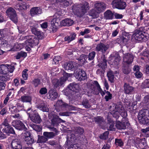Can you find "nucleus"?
<instances>
[{"label": "nucleus", "mask_w": 149, "mask_h": 149, "mask_svg": "<svg viewBox=\"0 0 149 149\" xmlns=\"http://www.w3.org/2000/svg\"><path fill=\"white\" fill-rule=\"evenodd\" d=\"M94 120L95 122L99 124L102 123L104 121L103 118L101 116H98L95 118Z\"/></svg>", "instance_id": "09e8293b"}, {"label": "nucleus", "mask_w": 149, "mask_h": 149, "mask_svg": "<svg viewBox=\"0 0 149 149\" xmlns=\"http://www.w3.org/2000/svg\"><path fill=\"white\" fill-rule=\"evenodd\" d=\"M9 126L7 120L6 119L4 120V122L0 125V130L2 129H3L5 128H7V127Z\"/></svg>", "instance_id": "ea45409f"}, {"label": "nucleus", "mask_w": 149, "mask_h": 149, "mask_svg": "<svg viewBox=\"0 0 149 149\" xmlns=\"http://www.w3.org/2000/svg\"><path fill=\"white\" fill-rule=\"evenodd\" d=\"M21 101L24 102H31V98L30 96H22L21 97Z\"/></svg>", "instance_id": "58836bf2"}, {"label": "nucleus", "mask_w": 149, "mask_h": 149, "mask_svg": "<svg viewBox=\"0 0 149 149\" xmlns=\"http://www.w3.org/2000/svg\"><path fill=\"white\" fill-rule=\"evenodd\" d=\"M93 84L94 85H95V86L96 87H95L93 89V91H92V92H93V93L98 94V93H96L95 92V90H96L95 88H96L98 91V92L100 93L102 96H103L105 95V93L102 90V89L100 87V86L99 84H98L97 81H94L93 83Z\"/></svg>", "instance_id": "5701e85b"}, {"label": "nucleus", "mask_w": 149, "mask_h": 149, "mask_svg": "<svg viewBox=\"0 0 149 149\" xmlns=\"http://www.w3.org/2000/svg\"><path fill=\"white\" fill-rule=\"evenodd\" d=\"M2 131L3 132L7 134L10 133L13 134H15V133L13 129L10 126L7 127V128H5L4 129H2Z\"/></svg>", "instance_id": "473e14b6"}, {"label": "nucleus", "mask_w": 149, "mask_h": 149, "mask_svg": "<svg viewBox=\"0 0 149 149\" xmlns=\"http://www.w3.org/2000/svg\"><path fill=\"white\" fill-rule=\"evenodd\" d=\"M82 104L86 108H89L91 107V105L89 103L88 101L86 99H84L83 100Z\"/></svg>", "instance_id": "5fc2aeb1"}, {"label": "nucleus", "mask_w": 149, "mask_h": 149, "mask_svg": "<svg viewBox=\"0 0 149 149\" xmlns=\"http://www.w3.org/2000/svg\"><path fill=\"white\" fill-rule=\"evenodd\" d=\"M28 28V26L27 24L22 25L18 28L19 31V33H22L25 31Z\"/></svg>", "instance_id": "c03bdc74"}, {"label": "nucleus", "mask_w": 149, "mask_h": 149, "mask_svg": "<svg viewBox=\"0 0 149 149\" xmlns=\"http://www.w3.org/2000/svg\"><path fill=\"white\" fill-rule=\"evenodd\" d=\"M13 126L16 129L21 130L25 129V127L24 124L20 120H14L12 123Z\"/></svg>", "instance_id": "a211bd4d"}, {"label": "nucleus", "mask_w": 149, "mask_h": 149, "mask_svg": "<svg viewBox=\"0 0 149 149\" xmlns=\"http://www.w3.org/2000/svg\"><path fill=\"white\" fill-rule=\"evenodd\" d=\"M104 18L107 19H112L113 17V14L110 10H107L104 13Z\"/></svg>", "instance_id": "72a5a7b5"}, {"label": "nucleus", "mask_w": 149, "mask_h": 149, "mask_svg": "<svg viewBox=\"0 0 149 149\" xmlns=\"http://www.w3.org/2000/svg\"><path fill=\"white\" fill-rule=\"evenodd\" d=\"M113 8H117L119 9H123L126 7V3L121 0H113L111 3Z\"/></svg>", "instance_id": "1a4fd4ad"}, {"label": "nucleus", "mask_w": 149, "mask_h": 149, "mask_svg": "<svg viewBox=\"0 0 149 149\" xmlns=\"http://www.w3.org/2000/svg\"><path fill=\"white\" fill-rule=\"evenodd\" d=\"M128 38H126L124 36H123L120 38V42L122 44H125L128 41Z\"/></svg>", "instance_id": "680f3d73"}, {"label": "nucleus", "mask_w": 149, "mask_h": 149, "mask_svg": "<svg viewBox=\"0 0 149 149\" xmlns=\"http://www.w3.org/2000/svg\"><path fill=\"white\" fill-rule=\"evenodd\" d=\"M123 89L125 93L129 94L134 91V88L129 84L125 83L123 86Z\"/></svg>", "instance_id": "b1692460"}, {"label": "nucleus", "mask_w": 149, "mask_h": 149, "mask_svg": "<svg viewBox=\"0 0 149 149\" xmlns=\"http://www.w3.org/2000/svg\"><path fill=\"white\" fill-rule=\"evenodd\" d=\"M25 141L28 144H31L33 143L34 139L31 136L26 139Z\"/></svg>", "instance_id": "6e6d98bb"}, {"label": "nucleus", "mask_w": 149, "mask_h": 149, "mask_svg": "<svg viewBox=\"0 0 149 149\" xmlns=\"http://www.w3.org/2000/svg\"><path fill=\"white\" fill-rule=\"evenodd\" d=\"M76 132L77 133H79L80 134H82L84 132V130L83 128L80 127H77L75 129Z\"/></svg>", "instance_id": "338daca9"}, {"label": "nucleus", "mask_w": 149, "mask_h": 149, "mask_svg": "<svg viewBox=\"0 0 149 149\" xmlns=\"http://www.w3.org/2000/svg\"><path fill=\"white\" fill-rule=\"evenodd\" d=\"M89 8V3L87 2H85L83 5L81 4L74 5L72 10L74 13L77 14L80 12H81L80 15V16L81 17L86 12Z\"/></svg>", "instance_id": "20e7f679"}, {"label": "nucleus", "mask_w": 149, "mask_h": 149, "mask_svg": "<svg viewBox=\"0 0 149 149\" xmlns=\"http://www.w3.org/2000/svg\"><path fill=\"white\" fill-rule=\"evenodd\" d=\"M116 110L118 111L119 112L120 114L123 117V121H127V119L125 118L127 116V112L124 110V108L122 105L120 104L116 105Z\"/></svg>", "instance_id": "f8f14e48"}, {"label": "nucleus", "mask_w": 149, "mask_h": 149, "mask_svg": "<svg viewBox=\"0 0 149 149\" xmlns=\"http://www.w3.org/2000/svg\"><path fill=\"white\" fill-rule=\"evenodd\" d=\"M123 58L124 62L127 64L131 63L133 61V56L130 53H127L124 54Z\"/></svg>", "instance_id": "6ab92c4d"}, {"label": "nucleus", "mask_w": 149, "mask_h": 149, "mask_svg": "<svg viewBox=\"0 0 149 149\" xmlns=\"http://www.w3.org/2000/svg\"><path fill=\"white\" fill-rule=\"evenodd\" d=\"M42 13V10L39 7H36L32 8L30 10V14L32 16L38 15Z\"/></svg>", "instance_id": "bb28decb"}, {"label": "nucleus", "mask_w": 149, "mask_h": 149, "mask_svg": "<svg viewBox=\"0 0 149 149\" xmlns=\"http://www.w3.org/2000/svg\"><path fill=\"white\" fill-rule=\"evenodd\" d=\"M100 13L98 12L94 9L90 10L89 12V15L93 19L97 18L99 17V14Z\"/></svg>", "instance_id": "2f4dec72"}, {"label": "nucleus", "mask_w": 149, "mask_h": 149, "mask_svg": "<svg viewBox=\"0 0 149 149\" xmlns=\"http://www.w3.org/2000/svg\"><path fill=\"white\" fill-rule=\"evenodd\" d=\"M102 60V61H101L98 65L102 69L105 68L107 67V60L104 57Z\"/></svg>", "instance_id": "a19ab883"}, {"label": "nucleus", "mask_w": 149, "mask_h": 149, "mask_svg": "<svg viewBox=\"0 0 149 149\" xmlns=\"http://www.w3.org/2000/svg\"><path fill=\"white\" fill-rule=\"evenodd\" d=\"M68 87L70 90L76 92H77L79 89V84L75 83L70 84L68 86Z\"/></svg>", "instance_id": "c756f323"}, {"label": "nucleus", "mask_w": 149, "mask_h": 149, "mask_svg": "<svg viewBox=\"0 0 149 149\" xmlns=\"http://www.w3.org/2000/svg\"><path fill=\"white\" fill-rule=\"evenodd\" d=\"M128 124L127 121H125L123 122H120V121H118L116 122V127L119 129H125L126 128V125H127Z\"/></svg>", "instance_id": "cd10ccee"}, {"label": "nucleus", "mask_w": 149, "mask_h": 149, "mask_svg": "<svg viewBox=\"0 0 149 149\" xmlns=\"http://www.w3.org/2000/svg\"><path fill=\"white\" fill-rule=\"evenodd\" d=\"M55 109L57 111H59L63 109V108H68L71 110H74V107L71 106H69L67 104L63 102L62 100H58L57 101L56 104Z\"/></svg>", "instance_id": "6e6552de"}, {"label": "nucleus", "mask_w": 149, "mask_h": 149, "mask_svg": "<svg viewBox=\"0 0 149 149\" xmlns=\"http://www.w3.org/2000/svg\"><path fill=\"white\" fill-rule=\"evenodd\" d=\"M95 53L94 51H93L89 53L88 56L89 60H93L95 57Z\"/></svg>", "instance_id": "052dcab7"}, {"label": "nucleus", "mask_w": 149, "mask_h": 149, "mask_svg": "<svg viewBox=\"0 0 149 149\" xmlns=\"http://www.w3.org/2000/svg\"><path fill=\"white\" fill-rule=\"evenodd\" d=\"M9 109L12 113H14L24 110L26 111L27 113L29 114V111L31 110V107H30L27 109H26V108L25 109L24 108V107L22 105L19 104L17 105V108L15 107L11 106L9 107Z\"/></svg>", "instance_id": "9d476101"}, {"label": "nucleus", "mask_w": 149, "mask_h": 149, "mask_svg": "<svg viewBox=\"0 0 149 149\" xmlns=\"http://www.w3.org/2000/svg\"><path fill=\"white\" fill-rule=\"evenodd\" d=\"M76 78L79 81L84 80L86 78V75L85 71L82 69H79L74 73Z\"/></svg>", "instance_id": "4468645a"}, {"label": "nucleus", "mask_w": 149, "mask_h": 149, "mask_svg": "<svg viewBox=\"0 0 149 149\" xmlns=\"http://www.w3.org/2000/svg\"><path fill=\"white\" fill-rule=\"evenodd\" d=\"M109 48L108 45H105L102 43H100L97 45L95 48V50L100 52L103 54H104Z\"/></svg>", "instance_id": "ddd939ff"}, {"label": "nucleus", "mask_w": 149, "mask_h": 149, "mask_svg": "<svg viewBox=\"0 0 149 149\" xmlns=\"http://www.w3.org/2000/svg\"><path fill=\"white\" fill-rule=\"evenodd\" d=\"M107 125L108 130L112 131L114 130V123L111 120H110Z\"/></svg>", "instance_id": "79ce46f5"}, {"label": "nucleus", "mask_w": 149, "mask_h": 149, "mask_svg": "<svg viewBox=\"0 0 149 149\" xmlns=\"http://www.w3.org/2000/svg\"><path fill=\"white\" fill-rule=\"evenodd\" d=\"M33 112L32 111L31 113L30 112H29V113L28 114L31 121L34 123H39L41 121L39 115L37 113H33Z\"/></svg>", "instance_id": "dca6fc26"}, {"label": "nucleus", "mask_w": 149, "mask_h": 149, "mask_svg": "<svg viewBox=\"0 0 149 149\" xmlns=\"http://www.w3.org/2000/svg\"><path fill=\"white\" fill-rule=\"evenodd\" d=\"M37 107L43 111L47 112L49 111V109L47 105L42 100H39V102L37 105Z\"/></svg>", "instance_id": "aec40b11"}, {"label": "nucleus", "mask_w": 149, "mask_h": 149, "mask_svg": "<svg viewBox=\"0 0 149 149\" xmlns=\"http://www.w3.org/2000/svg\"><path fill=\"white\" fill-rule=\"evenodd\" d=\"M47 139L45 136H41L38 138V142L39 143H45L47 141Z\"/></svg>", "instance_id": "864d4df0"}, {"label": "nucleus", "mask_w": 149, "mask_h": 149, "mask_svg": "<svg viewBox=\"0 0 149 149\" xmlns=\"http://www.w3.org/2000/svg\"><path fill=\"white\" fill-rule=\"evenodd\" d=\"M88 57L87 56L82 54L77 59L81 64H84L86 62Z\"/></svg>", "instance_id": "c9c22d12"}, {"label": "nucleus", "mask_w": 149, "mask_h": 149, "mask_svg": "<svg viewBox=\"0 0 149 149\" xmlns=\"http://www.w3.org/2000/svg\"><path fill=\"white\" fill-rule=\"evenodd\" d=\"M31 136V133L29 132H25L22 133V137L24 140Z\"/></svg>", "instance_id": "4d7b16f0"}, {"label": "nucleus", "mask_w": 149, "mask_h": 149, "mask_svg": "<svg viewBox=\"0 0 149 149\" xmlns=\"http://www.w3.org/2000/svg\"><path fill=\"white\" fill-rule=\"evenodd\" d=\"M76 66V64L74 62L70 61L65 63L63 66L65 70H73Z\"/></svg>", "instance_id": "4be33fe9"}, {"label": "nucleus", "mask_w": 149, "mask_h": 149, "mask_svg": "<svg viewBox=\"0 0 149 149\" xmlns=\"http://www.w3.org/2000/svg\"><path fill=\"white\" fill-rule=\"evenodd\" d=\"M138 119L140 123L149 125V110L144 109L141 110L138 115ZM141 131L143 133L149 132V126L141 129Z\"/></svg>", "instance_id": "7ed1b4c3"}, {"label": "nucleus", "mask_w": 149, "mask_h": 149, "mask_svg": "<svg viewBox=\"0 0 149 149\" xmlns=\"http://www.w3.org/2000/svg\"><path fill=\"white\" fill-rule=\"evenodd\" d=\"M15 69L14 66L11 65L1 64L0 65V80L3 81L10 80V77Z\"/></svg>", "instance_id": "f03ea898"}, {"label": "nucleus", "mask_w": 149, "mask_h": 149, "mask_svg": "<svg viewBox=\"0 0 149 149\" xmlns=\"http://www.w3.org/2000/svg\"><path fill=\"white\" fill-rule=\"evenodd\" d=\"M63 75V76L61 77L59 80L54 79L52 80V83L54 87L57 88L62 85L66 81L68 77L71 76L72 74L65 73Z\"/></svg>", "instance_id": "423d86ee"}, {"label": "nucleus", "mask_w": 149, "mask_h": 149, "mask_svg": "<svg viewBox=\"0 0 149 149\" xmlns=\"http://www.w3.org/2000/svg\"><path fill=\"white\" fill-rule=\"evenodd\" d=\"M76 36V35L75 33H72L70 35H68L65 37V41L68 43H69L75 39Z\"/></svg>", "instance_id": "7c9ffc66"}, {"label": "nucleus", "mask_w": 149, "mask_h": 149, "mask_svg": "<svg viewBox=\"0 0 149 149\" xmlns=\"http://www.w3.org/2000/svg\"><path fill=\"white\" fill-rule=\"evenodd\" d=\"M8 42L5 40H1L0 42V47H8Z\"/></svg>", "instance_id": "8fccbe9b"}, {"label": "nucleus", "mask_w": 149, "mask_h": 149, "mask_svg": "<svg viewBox=\"0 0 149 149\" xmlns=\"http://www.w3.org/2000/svg\"><path fill=\"white\" fill-rule=\"evenodd\" d=\"M143 84L145 88H149V79L146 80Z\"/></svg>", "instance_id": "774afa93"}, {"label": "nucleus", "mask_w": 149, "mask_h": 149, "mask_svg": "<svg viewBox=\"0 0 149 149\" xmlns=\"http://www.w3.org/2000/svg\"><path fill=\"white\" fill-rule=\"evenodd\" d=\"M8 15L10 17V19L15 23L17 22V17L16 16V12L14 9L12 8H8L6 11Z\"/></svg>", "instance_id": "9b49d317"}, {"label": "nucleus", "mask_w": 149, "mask_h": 149, "mask_svg": "<svg viewBox=\"0 0 149 149\" xmlns=\"http://www.w3.org/2000/svg\"><path fill=\"white\" fill-rule=\"evenodd\" d=\"M106 8V5L103 2H97L94 4V9L101 13L103 12Z\"/></svg>", "instance_id": "2eb2a0df"}, {"label": "nucleus", "mask_w": 149, "mask_h": 149, "mask_svg": "<svg viewBox=\"0 0 149 149\" xmlns=\"http://www.w3.org/2000/svg\"><path fill=\"white\" fill-rule=\"evenodd\" d=\"M49 117L52 122V125L48 128L51 131L55 132H44L43 135L47 139L52 138L55 136L57 135L58 132L57 128L58 127V123L61 122H65L63 120L60 118L58 116L55 114L52 115L51 114H49Z\"/></svg>", "instance_id": "f257e3e1"}, {"label": "nucleus", "mask_w": 149, "mask_h": 149, "mask_svg": "<svg viewBox=\"0 0 149 149\" xmlns=\"http://www.w3.org/2000/svg\"><path fill=\"white\" fill-rule=\"evenodd\" d=\"M61 60V58L59 56H55L53 59V63L58 64L59 61Z\"/></svg>", "instance_id": "0e129e2a"}, {"label": "nucleus", "mask_w": 149, "mask_h": 149, "mask_svg": "<svg viewBox=\"0 0 149 149\" xmlns=\"http://www.w3.org/2000/svg\"><path fill=\"white\" fill-rule=\"evenodd\" d=\"M27 55L26 53L23 52L18 53L16 56V58L17 59H20L21 57H25Z\"/></svg>", "instance_id": "3c124183"}, {"label": "nucleus", "mask_w": 149, "mask_h": 149, "mask_svg": "<svg viewBox=\"0 0 149 149\" xmlns=\"http://www.w3.org/2000/svg\"><path fill=\"white\" fill-rule=\"evenodd\" d=\"M73 23V20L70 19L66 18L61 22V25L63 26H69L72 25Z\"/></svg>", "instance_id": "c85d7f7f"}, {"label": "nucleus", "mask_w": 149, "mask_h": 149, "mask_svg": "<svg viewBox=\"0 0 149 149\" xmlns=\"http://www.w3.org/2000/svg\"><path fill=\"white\" fill-rule=\"evenodd\" d=\"M107 76L109 80L111 82H113L114 81L113 73L112 71H109L107 73Z\"/></svg>", "instance_id": "4c0bfd02"}, {"label": "nucleus", "mask_w": 149, "mask_h": 149, "mask_svg": "<svg viewBox=\"0 0 149 149\" xmlns=\"http://www.w3.org/2000/svg\"><path fill=\"white\" fill-rule=\"evenodd\" d=\"M51 28L53 32H55L56 30L58 28L60 25L61 24V22H60L58 19L54 18L51 21Z\"/></svg>", "instance_id": "f3484780"}, {"label": "nucleus", "mask_w": 149, "mask_h": 149, "mask_svg": "<svg viewBox=\"0 0 149 149\" xmlns=\"http://www.w3.org/2000/svg\"><path fill=\"white\" fill-rule=\"evenodd\" d=\"M37 107L43 111L47 112L49 111V109L47 105L42 100H39V102L37 105Z\"/></svg>", "instance_id": "412c9836"}, {"label": "nucleus", "mask_w": 149, "mask_h": 149, "mask_svg": "<svg viewBox=\"0 0 149 149\" xmlns=\"http://www.w3.org/2000/svg\"><path fill=\"white\" fill-rule=\"evenodd\" d=\"M40 83V81L38 79H35L32 81L33 84L36 87L38 86Z\"/></svg>", "instance_id": "bf43d9fd"}, {"label": "nucleus", "mask_w": 149, "mask_h": 149, "mask_svg": "<svg viewBox=\"0 0 149 149\" xmlns=\"http://www.w3.org/2000/svg\"><path fill=\"white\" fill-rule=\"evenodd\" d=\"M57 1L64 7L68 6L71 3V0H57Z\"/></svg>", "instance_id": "f704fd0d"}, {"label": "nucleus", "mask_w": 149, "mask_h": 149, "mask_svg": "<svg viewBox=\"0 0 149 149\" xmlns=\"http://www.w3.org/2000/svg\"><path fill=\"white\" fill-rule=\"evenodd\" d=\"M28 70L27 69H24L22 72V77L24 80H26L27 79L28 75L27 72Z\"/></svg>", "instance_id": "603ef678"}, {"label": "nucleus", "mask_w": 149, "mask_h": 149, "mask_svg": "<svg viewBox=\"0 0 149 149\" xmlns=\"http://www.w3.org/2000/svg\"><path fill=\"white\" fill-rule=\"evenodd\" d=\"M24 39L26 40L25 42L26 45H29L31 47L34 45H37L39 42L38 39L35 36L30 35L25 36Z\"/></svg>", "instance_id": "0eeeda50"}, {"label": "nucleus", "mask_w": 149, "mask_h": 149, "mask_svg": "<svg viewBox=\"0 0 149 149\" xmlns=\"http://www.w3.org/2000/svg\"><path fill=\"white\" fill-rule=\"evenodd\" d=\"M109 134V132L108 131H106L104 132L102 135H101L100 136V138L101 139H105L108 137V136Z\"/></svg>", "instance_id": "13d9d810"}, {"label": "nucleus", "mask_w": 149, "mask_h": 149, "mask_svg": "<svg viewBox=\"0 0 149 149\" xmlns=\"http://www.w3.org/2000/svg\"><path fill=\"white\" fill-rule=\"evenodd\" d=\"M47 95V98L52 100H55L58 96L57 93L52 89L49 90Z\"/></svg>", "instance_id": "393cba45"}, {"label": "nucleus", "mask_w": 149, "mask_h": 149, "mask_svg": "<svg viewBox=\"0 0 149 149\" xmlns=\"http://www.w3.org/2000/svg\"><path fill=\"white\" fill-rule=\"evenodd\" d=\"M47 89L45 87L41 88L40 91V93L42 95H45L47 93Z\"/></svg>", "instance_id": "69168bd1"}, {"label": "nucleus", "mask_w": 149, "mask_h": 149, "mask_svg": "<svg viewBox=\"0 0 149 149\" xmlns=\"http://www.w3.org/2000/svg\"><path fill=\"white\" fill-rule=\"evenodd\" d=\"M105 94H106V95L105 97V99L106 101H108L109 100L111 99L112 97V95L108 91H105Z\"/></svg>", "instance_id": "de8ad7c7"}, {"label": "nucleus", "mask_w": 149, "mask_h": 149, "mask_svg": "<svg viewBox=\"0 0 149 149\" xmlns=\"http://www.w3.org/2000/svg\"><path fill=\"white\" fill-rule=\"evenodd\" d=\"M30 126L31 127L33 130L37 132H39L41 130L42 128L40 126L34 124H31L30 125Z\"/></svg>", "instance_id": "37998d69"}, {"label": "nucleus", "mask_w": 149, "mask_h": 149, "mask_svg": "<svg viewBox=\"0 0 149 149\" xmlns=\"http://www.w3.org/2000/svg\"><path fill=\"white\" fill-rule=\"evenodd\" d=\"M115 105V109L111 111V114L113 115V116L116 118H118L119 116V112L118 111H116V105Z\"/></svg>", "instance_id": "49530a36"}, {"label": "nucleus", "mask_w": 149, "mask_h": 149, "mask_svg": "<svg viewBox=\"0 0 149 149\" xmlns=\"http://www.w3.org/2000/svg\"><path fill=\"white\" fill-rule=\"evenodd\" d=\"M31 28V31L33 33L38 37L41 35L42 33H41L40 31H38L36 28L33 26Z\"/></svg>", "instance_id": "e433bc0d"}, {"label": "nucleus", "mask_w": 149, "mask_h": 149, "mask_svg": "<svg viewBox=\"0 0 149 149\" xmlns=\"http://www.w3.org/2000/svg\"><path fill=\"white\" fill-rule=\"evenodd\" d=\"M114 59V61L112 64L116 65H117L119 64V62L120 60V57L119 56L117 55L116 57H114L113 58V59Z\"/></svg>", "instance_id": "a18cd8bd"}, {"label": "nucleus", "mask_w": 149, "mask_h": 149, "mask_svg": "<svg viewBox=\"0 0 149 149\" xmlns=\"http://www.w3.org/2000/svg\"><path fill=\"white\" fill-rule=\"evenodd\" d=\"M115 143L116 145L119 146H121L123 144V142L120 139H116Z\"/></svg>", "instance_id": "e2e57ef3"}, {"label": "nucleus", "mask_w": 149, "mask_h": 149, "mask_svg": "<svg viewBox=\"0 0 149 149\" xmlns=\"http://www.w3.org/2000/svg\"><path fill=\"white\" fill-rule=\"evenodd\" d=\"M11 146L13 149H21L22 148L20 142L17 139L13 140L12 141Z\"/></svg>", "instance_id": "a878e982"}, {"label": "nucleus", "mask_w": 149, "mask_h": 149, "mask_svg": "<svg viewBox=\"0 0 149 149\" xmlns=\"http://www.w3.org/2000/svg\"><path fill=\"white\" fill-rule=\"evenodd\" d=\"M144 32L140 31L139 30H136L134 31V33L132 36L135 40L139 41H145L148 39V37Z\"/></svg>", "instance_id": "39448f33"}]
</instances>
